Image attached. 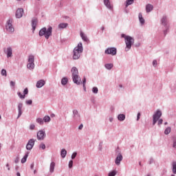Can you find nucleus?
<instances>
[{"instance_id": "nucleus-1", "label": "nucleus", "mask_w": 176, "mask_h": 176, "mask_svg": "<svg viewBox=\"0 0 176 176\" xmlns=\"http://www.w3.org/2000/svg\"><path fill=\"white\" fill-rule=\"evenodd\" d=\"M71 72L72 74V79L74 83L78 85H80L82 80L79 77V72L78 71V68H76V67H73Z\"/></svg>"}, {"instance_id": "nucleus-2", "label": "nucleus", "mask_w": 176, "mask_h": 176, "mask_svg": "<svg viewBox=\"0 0 176 176\" xmlns=\"http://www.w3.org/2000/svg\"><path fill=\"white\" fill-rule=\"evenodd\" d=\"M83 53V46L78 45L73 50V60H79Z\"/></svg>"}, {"instance_id": "nucleus-3", "label": "nucleus", "mask_w": 176, "mask_h": 176, "mask_svg": "<svg viewBox=\"0 0 176 176\" xmlns=\"http://www.w3.org/2000/svg\"><path fill=\"white\" fill-rule=\"evenodd\" d=\"M52 32H53V28L50 26L47 29L43 28L39 31V36H45V39H49L52 36Z\"/></svg>"}, {"instance_id": "nucleus-4", "label": "nucleus", "mask_w": 176, "mask_h": 176, "mask_svg": "<svg viewBox=\"0 0 176 176\" xmlns=\"http://www.w3.org/2000/svg\"><path fill=\"white\" fill-rule=\"evenodd\" d=\"M35 56L32 54L28 56L27 68L32 71L35 68Z\"/></svg>"}, {"instance_id": "nucleus-5", "label": "nucleus", "mask_w": 176, "mask_h": 176, "mask_svg": "<svg viewBox=\"0 0 176 176\" xmlns=\"http://www.w3.org/2000/svg\"><path fill=\"white\" fill-rule=\"evenodd\" d=\"M6 30L10 34L14 32V28L13 27V19H10L8 20L6 25Z\"/></svg>"}, {"instance_id": "nucleus-6", "label": "nucleus", "mask_w": 176, "mask_h": 176, "mask_svg": "<svg viewBox=\"0 0 176 176\" xmlns=\"http://www.w3.org/2000/svg\"><path fill=\"white\" fill-rule=\"evenodd\" d=\"M162 118V111L157 110L153 116V126H155L157 121Z\"/></svg>"}, {"instance_id": "nucleus-7", "label": "nucleus", "mask_w": 176, "mask_h": 176, "mask_svg": "<svg viewBox=\"0 0 176 176\" xmlns=\"http://www.w3.org/2000/svg\"><path fill=\"white\" fill-rule=\"evenodd\" d=\"M122 38H124L125 39L126 45H133L134 43V38L130 36L122 34Z\"/></svg>"}, {"instance_id": "nucleus-8", "label": "nucleus", "mask_w": 176, "mask_h": 176, "mask_svg": "<svg viewBox=\"0 0 176 176\" xmlns=\"http://www.w3.org/2000/svg\"><path fill=\"white\" fill-rule=\"evenodd\" d=\"M105 54H111V56H116L118 50L116 47H109L104 51Z\"/></svg>"}, {"instance_id": "nucleus-9", "label": "nucleus", "mask_w": 176, "mask_h": 176, "mask_svg": "<svg viewBox=\"0 0 176 176\" xmlns=\"http://www.w3.org/2000/svg\"><path fill=\"white\" fill-rule=\"evenodd\" d=\"M36 137L38 141H43V140H45V137H46V133L43 130H40L37 132Z\"/></svg>"}, {"instance_id": "nucleus-10", "label": "nucleus", "mask_w": 176, "mask_h": 176, "mask_svg": "<svg viewBox=\"0 0 176 176\" xmlns=\"http://www.w3.org/2000/svg\"><path fill=\"white\" fill-rule=\"evenodd\" d=\"M35 141H36L35 139H30L28 140V142L26 144V149L28 151H31V149L34 148V145H35Z\"/></svg>"}, {"instance_id": "nucleus-11", "label": "nucleus", "mask_w": 176, "mask_h": 176, "mask_svg": "<svg viewBox=\"0 0 176 176\" xmlns=\"http://www.w3.org/2000/svg\"><path fill=\"white\" fill-rule=\"evenodd\" d=\"M122 160H123V155L122 153H119L115 160L116 166H120V162H122Z\"/></svg>"}, {"instance_id": "nucleus-12", "label": "nucleus", "mask_w": 176, "mask_h": 176, "mask_svg": "<svg viewBox=\"0 0 176 176\" xmlns=\"http://www.w3.org/2000/svg\"><path fill=\"white\" fill-rule=\"evenodd\" d=\"M72 112H73L74 120H79V119H80V114H79V112L78 111V110L74 109Z\"/></svg>"}, {"instance_id": "nucleus-13", "label": "nucleus", "mask_w": 176, "mask_h": 176, "mask_svg": "<svg viewBox=\"0 0 176 176\" xmlns=\"http://www.w3.org/2000/svg\"><path fill=\"white\" fill-rule=\"evenodd\" d=\"M23 103L20 102L18 104V116L16 119H19L21 115H23Z\"/></svg>"}, {"instance_id": "nucleus-14", "label": "nucleus", "mask_w": 176, "mask_h": 176, "mask_svg": "<svg viewBox=\"0 0 176 176\" xmlns=\"http://www.w3.org/2000/svg\"><path fill=\"white\" fill-rule=\"evenodd\" d=\"M45 85H46V81H45V80H39L36 84V87H37V89H41V87H43Z\"/></svg>"}, {"instance_id": "nucleus-15", "label": "nucleus", "mask_w": 176, "mask_h": 176, "mask_svg": "<svg viewBox=\"0 0 176 176\" xmlns=\"http://www.w3.org/2000/svg\"><path fill=\"white\" fill-rule=\"evenodd\" d=\"M24 13V10L22 8H19L16 12V19H21L23 17V14Z\"/></svg>"}, {"instance_id": "nucleus-16", "label": "nucleus", "mask_w": 176, "mask_h": 176, "mask_svg": "<svg viewBox=\"0 0 176 176\" xmlns=\"http://www.w3.org/2000/svg\"><path fill=\"white\" fill-rule=\"evenodd\" d=\"M6 54H7V58H9L10 57H12L13 55V50L12 47H8L7 48V50L6 51Z\"/></svg>"}, {"instance_id": "nucleus-17", "label": "nucleus", "mask_w": 176, "mask_h": 176, "mask_svg": "<svg viewBox=\"0 0 176 176\" xmlns=\"http://www.w3.org/2000/svg\"><path fill=\"white\" fill-rule=\"evenodd\" d=\"M36 24H38V19H34L32 21V27L33 29V31H35V29L36 28Z\"/></svg>"}, {"instance_id": "nucleus-18", "label": "nucleus", "mask_w": 176, "mask_h": 176, "mask_svg": "<svg viewBox=\"0 0 176 176\" xmlns=\"http://www.w3.org/2000/svg\"><path fill=\"white\" fill-rule=\"evenodd\" d=\"M126 119V115L122 113V114H119L118 116V120L120 121V122H123L124 121V120Z\"/></svg>"}, {"instance_id": "nucleus-19", "label": "nucleus", "mask_w": 176, "mask_h": 176, "mask_svg": "<svg viewBox=\"0 0 176 176\" xmlns=\"http://www.w3.org/2000/svg\"><path fill=\"white\" fill-rule=\"evenodd\" d=\"M146 10L147 13H149V12H152L153 10V6L151 4H147L146 6Z\"/></svg>"}, {"instance_id": "nucleus-20", "label": "nucleus", "mask_w": 176, "mask_h": 176, "mask_svg": "<svg viewBox=\"0 0 176 176\" xmlns=\"http://www.w3.org/2000/svg\"><path fill=\"white\" fill-rule=\"evenodd\" d=\"M30 155V152L25 153V155L21 159V163L23 164V163H25L27 162V159L28 158V155Z\"/></svg>"}, {"instance_id": "nucleus-21", "label": "nucleus", "mask_w": 176, "mask_h": 176, "mask_svg": "<svg viewBox=\"0 0 176 176\" xmlns=\"http://www.w3.org/2000/svg\"><path fill=\"white\" fill-rule=\"evenodd\" d=\"M104 3L105 6L108 8V9H112V5L111 4V2L109 1V0H104Z\"/></svg>"}, {"instance_id": "nucleus-22", "label": "nucleus", "mask_w": 176, "mask_h": 176, "mask_svg": "<svg viewBox=\"0 0 176 176\" xmlns=\"http://www.w3.org/2000/svg\"><path fill=\"white\" fill-rule=\"evenodd\" d=\"M54 167H56V163L54 162H51L50 166V172L54 173Z\"/></svg>"}, {"instance_id": "nucleus-23", "label": "nucleus", "mask_w": 176, "mask_h": 176, "mask_svg": "<svg viewBox=\"0 0 176 176\" xmlns=\"http://www.w3.org/2000/svg\"><path fill=\"white\" fill-rule=\"evenodd\" d=\"M60 156L63 159H65V157L67 156V150H65V148H63L61 150Z\"/></svg>"}, {"instance_id": "nucleus-24", "label": "nucleus", "mask_w": 176, "mask_h": 176, "mask_svg": "<svg viewBox=\"0 0 176 176\" xmlns=\"http://www.w3.org/2000/svg\"><path fill=\"white\" fill-rule=\"evenodd\" d=\"M104 68H106V69L111 70V69L113 68V64H112V63L105 64L104 65Z\"/></svg>"}, {"instance_id": "nucleus-25", "label": "nucleus", "mask_w": 176, "mask_h": 176, "mask_svg": "<svg viewBox=\"0 0 176 176\" xmlns=\"http://www.w3.org/2000/svg\"><path fill=\"white\" fill-rule=\"evenodd\" d=\"M67 83H68V78L67 77L63 78L61 80V85H63V86H65Z\"/></svg>"}, {"instance_id": "nucleus-26", "label": "nucleus", "mask_w": 176, "mask_h": 176, "mask_svg": "<svg viewBox=\"0 0 176 176\" xmlns=\"http://www.w3.org/2000/svg\"><path fill=\"white\" fill-rule=\"evenodd\" d=\"M43 120V122H45V123H49V122H50V120H52V119L50 118V116H44Z\"/></svg>"}, {"instance_id": "nucleus-27", "label": "nucleus", "mask_w": 176, "mask_h": 176, "mask_svg": "<svg viewBox=\"0 0 176 176\" xmlns=\"http://www.w3.org/2000/svg\"><path fill=\"white\" fill-rule=\"evenodd\" d=\"M80 36L82 39L85 41V42H89V38H87V36H85L84 32L80 33Z\"/></svg>"}, {"instance_id": "nucleus-28", "label": "nucleus", "mask_w": 176, "mask_h": 176, "mask_svg": "<svg viewBox=\"0 0 176 176\" xmlns=\"http://www.w3.org/2000/svg\"><path fill=\"white\" fill-rule=\"evenodd\" d=\"M67 27H68V23H60L58 25V28H60V30L67 28Z\"/></svg>"}, {"instance_id": "nucleus-29", "label": "nucleus", "mask_w": 176, "mask_h": 176, "mask_svg": "<svg viewBox=\"0 0 176 176\" xmlns=\"http://www.w3.org/2000/svg\"><path fill=\"white\" fill-rule=\"evenodd\" d=\"M172 171L173 174H176V162H174L172 164Z\"/></svg>"}, {"instance_id": "nucleus-30", "label": "nucleus", "mask_w": 176, "mask_h": 176, "mask_svg": "<svg viewBox=\"0 0 176 176\" xmlns=\"http://www.w3.org/2000/svg\"><path fill=\"white\" fill-rule=\"evenodd\" d=\"M116 174H118V171H116V170H113L109 173L108 176H116Z\"/></svg>"}, {"instance_id": "nucleus-31", "label": "nucleus", "mask_w": 176, "mask_h": 176, "mask_svg": "<svg viewBox=\"0 0 176 176\" xmlns=\"http://www.w3.org/2000/svg\"><path fill=\"white\" fill-rule=\"evenodd\" d=\"M139 20L141 24H144V23H145V20L142 18V14H139Z\"/></svg>"}, {"instance_id": "nucleus-32", "label": "nucleus", "mask_w": 176, "mask_h": 176, "mask_svg": "<svg viewBox=\"0 0 176 176\" xmlns=\"http://www.w3.org/2000/svg\"><path fill=\"white\" fill-rule=\"evenodd\" d=\"M36 122L37 123H38V124H41V125L43 124V123H44L43 122V119H42L41 118H36Z\"/></svg>"}, {"instance_id": "nucleus-33", "label": "nucleus", "mask_w": 176, "mask_h": 176, "mask_svg": "<svg viewBox=\"0 0 176 176\" xmlns=\"http://www.w3.org/2000/svg\"><path fill=\"white\" fill-rule=\"evenodd\" d=\"M1 75H2V76H8V73L6 72V69H3L1 72Z\"/></svg>"}, {"instance_id": "nucleus-34", "label": "nucleus", "mask_w": 176, "mask_h": 176, "mask_svg": "<svg viewBox=\"0 0 176 176\" xmlns=\"http://www.w3.org/2000/svg\"><path fill=\"white\" fill-rule=\"evenodd\" d=\"M169 133H171V127H168L164 131V134L166 135H168Z\"/></svg>"}, {"instance_id": "nucleus-35", "label": "nucleus", "mask_w": 176, "mask_h": 176, "mask_svg": "<svg viewBox=\"0 0 176 176\" xmlns=\"http://www.w3.org/2000/svg\"><path fill=\"white\" fill-rule=\"evenodd\" d=\"M92 93H94V94H97L98 93V88L97 87H93Z\"/></svg>"}, {"instance_id": "nucleus-36", "label": "nucleus", "mask_w": 176, "mask_h": 176, "mask_svg": "<svg viewBox=\"0 0 176 176\" xmlns=\"http://www.w3.org/2000/svg\"><path fill=\"white\" fill-rule=\"evenodd\" d=\"M17 94H18L19 98H21V100H24V98H25V95H22L21 92L18 91Z\"/></svg>"}, {"instance_id": "nucleus-37", "label": "nucleus", "mask_w": 176, "mask_h": 176, "mask_svg": "<svg viewBox=\"0 0 176 176\" xmlns=\"http://www.w3.org/2000/svg\"><path fill=\"white\" fill-rule=\"evenodd\" d=\"M153 163H155V160L151 157L148 160V164H153Z\"/></svg>"}, {"instance_id": "nucleus-38", "label": "nucleus", "mask_w": 176, "mask_h": 176, "mask_svg": "<svg viewBox=\"0 0 176 176\" xmlns=\"http://www.w3.org/2000/svg\"><path fill=\"white\" fill-rule=\"evenodd\" d=\"M82 86H83L84 90H86V78H85V77H84L82 79Z\"/></svg>"}, {"instance_id": "nucleus-39", "label": "nucleus", "mask_w": 176, "mask_h": 176, "mask_svg": "<svg viewBox=\"0 0 176 176\" xmlns=\"http://www.w3.org/2000/svg\"><path fill=\"white\" fill-rule=\"evenodd\" d=\"M39 148H40V149L45 150V149H46V145L43 143H41L39 145Z\"/></svg>"}, {"instance_id": "nucleus-40", "label": "nucleus", "mask_w": 176, "mask_h": 176, "mask_svg": "<svg viewBox=\"0 0 176 176\" xmlns=\"http://www.w3.org/2000/svg\"><path fill=\"white\" fill-rule=\"evenodd\" d=\"M72 167H74V161L71 160L69 162V168H72Z\"/></svg>"}, {"instance_id": "nucleus-41", "label": "nucleus", "mask_w": 176, "mask_h": 176, "mask_svg": "<svg viewBox=\"0 0 176 176\" xmlns=\"http://www.w3.org/2000/svg\"><path fill=\"white\" fill-rule=\"evenodd\" d=\"M167 22V18L166 16H164L162 19V23L164 25H166V23Z\"/></svg>"}, {"instance_id": "nucleus-42", "label": "nucleus", "mask_w": 176, "mask_h": 176, "mask_svg": "<svg viewBox=\"0 0 176 176\" xmlns=\"http://www.w3.org/2000/svg\"><path fill=\"white\" fill-rule=\"evenodd\" d=\"M26 105H32V100H28L25 101Z\"/></svg>"}, {"instance_id": "nucleus-43", "label": "nucleus", "mask_w": 176, "mask_h": 176, "mask_svg": "<svg viewBox=\"0 0 176 176\" xmlns=\"http://www.w3.org/2000/svg\"><path fill=\"white\" fill-rule=\"evenodd\" d=\"M77 155H78V153L74 152L72 155V160H74V159H75V157H76Z\"/></svg>"}, {"instance_id": "nucleus-44", "label": "nucleus", "mask_w": 176, "mask_h": 176, "mask_svg": "<svg viewBox=\"0 0 176 176\" xmlns=\"http://www.w3.org/2000/svg\"><path fill=\"white\" fill-rule=\"evenodd\" d=\"M130 49H131V45H126V46L125 47V52H129V50H130Z\"/></svg>"}, {"instance_id": "nucleus-45", "label": "nucleus", "mask_w": 176, "mask_h": 176, "mask_svg": "<svg viewBox=\"0 0 176 176\" xmlns=\"http://www.w3.org/2000/svg\"><path fill=\"white\" fill-rule=\"evenodd\" d=\"M133 2H134V0H127L126 6H129V5H131Z\"/></svg>"}, {"instance_id": "nucleus-46", "label": "nucleus", "mask_w": 176, "mask_h": 176, "mask_svg": "<svg viewBox=\"0 0 176 176\" xmlns=\"http://www.w3.org/2000/svg\"><path fill=\"white\" fill-rule=\"evenodd\" d=\"M10 87H14V86H16V82L14 81H10Z\"/></svg>"}, {"instance_id": "nucleus-47", "label": "nucleus", "mask_w": 176, "mask_h": 176, "mask_svg": "<svg viewBox=\"0 0 176 176\" xmlns=\"http://www.w3.org/2000/svg\"><path fill=\"white\" fill-rule=\"evenodd\" d=\"M157 66V60H153V67H156Z\"/></svg>"}, {"instance_id": "nucleus-48", "label": "nucleus", "mask_w": 176, "mask_h": 176, "mask_svg": "<svg viewBox=\"0 0 176 176\" xmlns=\"http://www.w3.org/2000/svg\"><path fill=\"white\" fill-rule=\"evenodd\" d=\"M98 149L99 151H102V142L99 143Z\"/></svg>"}, {"instance_id": "nucleus-49", "label": "nucleus", "mask_w": 176, "mask_h": 176, "mask_svg": "<svg viewBox=\"0 0 176 176\" xmlns=\"http://www.w3.org/2000/svg\"><path fill=\"white\" fill-rule=\"evenodd\" d=\"M28 94V88H25L23 91V96H27Z\"/></svg>"}, {"instance_id": "nucleus-50", "label": "nucleus", "mask_w": 176, "mask_h": 176, "mask_svg": "<svg viewBox=\"0 0 176 176\" xmlns=\"http://www.w3.org/2000/svg\"><path fill=\"white\" fill-rule=\"evenodd\" d=\"M160 124H163V119H159L158 120V126H160Z\"/></svg>"}, {"instance_id": "nucleus-51", "label": "nucleus", "mask_w": 176, "mask_h": 176, "mask_svg": "<svg viewBox=\"0 0 176 176\" xmlns=\"http://www.w3.org/2000/svg\"><path fill=\"white\" fill-rule=\"evenodd\" d=\"M35 129V124H32L30 126V130H34Z\"/></svg>"}, {"instance_id": "nucleus-52", "label": "nucleus", "mask_w": 176, "mask_h": 176, "mask_svg": "<svg viewBox=\"0 0 176 176\" xmlns=\"http://www.w3.org/2000/svg\"><path fill=\"white\" fill-rule=\"evenodd\" d=\"M140 116H141V113H138V116H137V119H136L137 121L140 120Z\"/></svg>"}, {"instance_id": "nucleus-53", "label": "nucleus", "mask_w": 176, "mask_h": 176, "mask_svg": "<svg viewBox=\"0 0 176 176\" xmlns=\"http://www.w3.org/2000/svg\"><path fill=\"white\" fill-rule=\"evenodd\" d=\"M83 129V124H80L78 126V130H82Z\"/></svg>"}, {"instance_id": "nucleus-54", "label": "nucleus", "mask_w": 176, "mask_h": 176, "mask_svg": "<svg viewBox=\"0 0 176 176\" xmlns=\"http://www.w3.org/2000/svg\"><path fill=\"white\" fill-rule=\"evenodd\" d=\"M173 148H175V147H176V140H173Z\"/></svg>"}, {"instance_id": "nucleus-55", "label": "nucleus", "mask_w": 176, "mask_h": 176, "mask_svg": "<svg viewBox=\"0 0 176 176\" xmlns=\"http://www.w3.org/2000/svg\"><path fill=\"white\" fill-rule=\"evenodd\" d=\"M6 166L7 167L8 171H10V167L9 166V164H6Z\"/></svg>"}, {"instance_id": "nucleus-56", "label": "nucleus", "mask_w": 176, "mask_h": 176, "mask_svg": "<svg viewBox=\"0 0 176 176\" xmlns=\"http://www.w3.org/2000/svg\"><path fill=\"white\" fill-rule=\"evenodd\" d=\"M34 163L31 164L30 165L31 170H34Z\"/></svg>"}, {"instance_id": "nucleus-57", "label": "nucleus", "mask_w": 176, "mask_h": 176, "mask_svg": "<svg viewBox=\"0 0 176 176\" xmlns=\"http://www.w3.org/2000/svg\"><path fill=\"white\" fill-rule=\"evenodd\" d=\"M109 122H113V118L112 117H110L109 119Z\"/></svg>"}, {"instance_id": "nucleus-58", "label": "nucleus", "mask_w": 176, "mask_h": 176, "mask_svg": "<svg viewBox=\"0 0 176 176\" xmlns=\"http://www.w3.org/2000/svg\"><path fill=\"white\" fill-rule=\"evenodd\" d=\"M14 163H16V164L19 163V158H18V157H16V158L15 159Z\"/></svg>"}, {"instance_id": "nucleus-59", "label": "nucleus", "mask_w": 176, "mask_h": 176, "mask_svg": "<svg viewBox=\"0 0 176 176\" xmlns=\"http://www.w3.org/2000/svg\"><path fill=\"white\" fill-rule=\"evenodd\" d=\"M16 176H21V175L20 174V172L16 173Z\"/></svg>"}, {"instance_id": "nucleus-60", "label": "nucleus", "mask_w": 176, "mask_h": 176, "mask_svg": "<svg viewBox=\"0 0 176 176\" xmlns=\"http://www.w3.org/2000/svg\"><path fill=\"white\" fill-rule=\"evenodd\" d=\"M139 166H140V167H142V164L141 163V162H139Z\"/></svg>"}, {"instance_id": "nucleus-61", "label": "nucleus", "mask_w": 176, "mask_h": 176, "mask_svg": "<svg viewBox=\"0 0 176 176\" xmlns=\"http://www.w3.org/2000/svg\"><path fill=\"white\" fill-rule=\"evenodd\" d=\"M51 116L53 118V117L56 116V115H54V113H52V114H51Z\"/></svg>"}, {"instance_id": "nucleus-62", "label": "nucleus", "mask_w": 176, "mask_h": 176, "mask_svg": "<svg viewBox=\"0 0 176 176\" xmlns=\"http://www.w3.org/2000/svg\"><path fill=\"white\" fill-rule=\"evenodd\" d=\"M119 87H120V88L122 89V87H123V85H122V84H120V85H119Z\"/></svg>"}, {"instance_id": "nucleus-63", "label": "nucleus", "mask_w": 176, "mask_h": 176, "mask_svg": "<svg viewBox=\"0 0 176 176\" xmlns=\"http://www.w3.org/2000/svg\"><path fill=\"white\" fill-rule=\"evenodd\" d=\"M1 148H2V144L0 143V151H1Z\"/></svg>"}, {"instance_id": "nucleus-64", "label": "nucleus", "mask_w": 176, "mask_h": 176, "mask_svg": "<svg viewBox=\"0 0 176 176\" xmlns=\"http://www.w3.org/2000/svg\"><path fill=\"white\" fill-rule=\"evenodd\" d=\"M170 176H175V174H172Z\"/></svg>"}]
</instances>
